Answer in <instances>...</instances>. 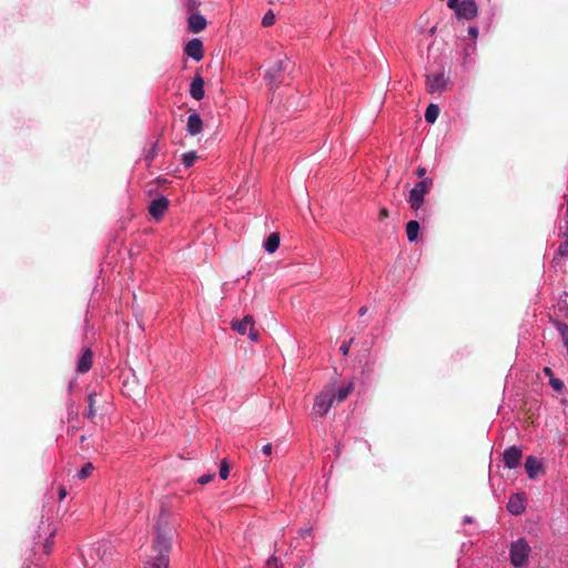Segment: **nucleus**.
<instances>
[{"mask_svg": "<svg viewBox=\"0 0 568 568\" xmlns=\"http://www.w3.org/2000/svg\"><path fill=\"white\" fill-rule=\"evenodd\" d=\"M174 536V529L169 525L166 518L161 517L154 529L153 545L148 555L145 568H169V554Z\"/></svg>", "mask_w": 568, "mask_h": 568, "instance_id": "1", "label": "nucleus"}, {"mask_svg": "<svg viewBox=\"0 0 568 568\" xmlns=\"http://www.w3.org/2000/svg\"><path fill=\"white\" fill-rule=\"evenodd\" d=\"M335 404V385H326L322 392L315 397L313 405V414L316 416H325L332 405Z\"/></svg>", "mask_w": 568, "mask_h": 568, "instance_id": "2", "label": "nucleus"}, {"mask_svg": "<svg viewBox=\"0 0 568 568\" xmlns=\"http://www.w3.org/2000/svg\"><path fill=\"white\" fill-rule=\"evenodd\" d=\"M447 6L454 10L458 19L471 20L478 13L475 0H448Z\"/></svg>", "mask_w": 568, "mask_h": 568, "instance_id": "3", "label": "nucleus"}, {"mask_svg": "<svg viewBox=\"0 0 568 568\" xmlns=\"http://www.w3.org/2000/svg\"><path fill=\"white\" fill-rule=\"evenodd\" d=\"M530 552L529 545L524 539H518L510 546V561L515 567H523Z\"/></svg>", "mask_w": 568, "mask_h": 568, "instance_id": "4", "label": "nucleus"}, {"mask_svg": "<svg viewBox=\"0 0 568 568\" xmlns=\"http://www.w3.org/2000/svg\"><path fill=\"white\" fill-rule=\"evenodd\" d=\"M169 206V200L165 196H159L151 201L149 205V213L155 220L163 216Z\"/></svg>", "mask_w": 568, "mask_h": 568, "instance_id": "5", "label": "nucleus"}, {"mask_svg": "<svg viewBox=\"0 0 568 568\" xmlns=\"http://www.w3.org/2000/svg\"><path fill=\"white\" fill-rule=\"evenodd\" d=\"M287 67V61L284 59H277L266 70L265 78L268 80L270 85H274L278 80V74L284 71Z\"/></svg>", "mask_w": 568, "mask_h": 568, "instance_id": "6", "label": "nucleus"}, {"mask_svg": "<svg viewBox=\"0 0 568 568\" xmlns=\"http://www.w3.org/2000/svg\"><path fill=\"white\" fill-rule=\"evenodd\" d=\"M521 459V450L516 446H511L504 453V462L505 466L509 469L516 468L519 466Z\"/></svg>", "mask_w": 568, "mask_h": 568, "instance_id": "7", "label": "nucleus"}, {"mask_svg": "<svg viewBox=\"0 0 568 568\" xmlns=\"http://www.w3.org/2000/svg\"><path fill=\"white\" fill-rule=\"evenodd\" d=\"M448 80L444 73H436L433 75H428L427 78V88L429 92H438L443 91L447 88Z\"/></svg>", "mask_w": 568, "mask_h": 568, "instance_id": "8", "label": "nucleus"}, {"mask_svg": "<svg viewBox=\"0 0 568 568\" xmlns=\"http://www.w3.org/2000/svg\"><path fill=\"white\" fill-rule=\"evenodd\" d=\"M526 508V500L524 494H515L510 496L507 509L513 515H520Z\"/></svg>", "mask_w": 568, "mask_h": 568, "instance_id": "9", "label": "nucleus"}, {"mask_svg": "<svg viewBox=\"0 0 568 568\" xmlns=\"http://www.w3.org/2000/svg\"><path fill=\"white\" fill-rule=\"evenodd\" d=\"M185 53L195 61H200L203 58L201 40L192 39L191 41H189L185 45Z\"/></svg>", "mask_w": 568, "mask_h": 568, "instance_id": "10", "label": "nucleus"}, {"mask_svg": "<svg viewBox=\"0 0 568 568\" xmlns=\"http://www.w3.org/2000/svg\"><path fill=\"white\" fill-rule=\"evenodd\" d=\"M251 326H254V320L251 315H246L243 320H236L231 323L232 329L236 331L241 335H245Z\"/></svg>", "mask_w": 568, "mask_h": 568, "instance_id": "11", "label": "nucleus"}, {"mask_svg": "<svg viewBox=\"0 0 568 568\" xmlns=\"http://www.w3.org/2000/svg\"><path fill=\"white\" fill-rule=\"evenodd\" d=\"M190 94L193 99L200 101L203 99L204 97V80L202 77L200 75H196L192 83H191V88H190Z\"/></svg>", "mask_w": 568, "mask_h": 568, "instance_id": "12", "label": "nucleus"}, {"mask_svg": "<svg viewBox=\"0 0 568 568\" xmlns=\"http://www.w3.org/2000/svg\"><path fill=\"white\" fill-rule=\"evenodd\" d=\"M202 119L199 114L192 113L187 118L186 130L191 135H196L202 131Z\"/></svg>", "mask_w": 568, "mask_h": 568, "instance_id": "13", "label": "nucleus"}, {"mask_svg": "<svg viewBox=\"0 0 568 568\" xmlns=\"http://www.w3.org/2000/svg\"><path fill=\"white\" fill-rule=\"evenodd\" d=\"M525 468L529 478H535L541 471V465L539 460L534 456H529L526 459Z\"/></svg>", "mask_w": 568, "mask_h": 568, "instance_id": "14", "label": "nucleus"}, {"mask_svg": "<svg viewBox=\"0 0 568 568\" xmlns=\"http://www.w3.org/2000/svg\"><path fill=\"white\" fill-rule=\"evenodd\" d=\"M206 26V20L201 14H192L189 18V29L194 32L199 33L201 32Z\"/></svg>", "mask_w": 568, "mask_h": 568, "instance_id": "15", "label": "nucleus"}, {"mask_svg": "<svg viewBox=\"0 0 568 568\" xmlns=\"http://www.w3.org/2000/svg\"><path fill=\"white\" fill-rule=\"evenodd\" d=\"M354 389L353 382H348L347 384L336 387L335 386V403H341L347 398L351 392Z\"/></svg>", "mask_w": 568, "mask_h": 568, "instance_id": "16", "label": "nucleus"}, {"mask_svg": "<svg viewBox=\"0 0 568 568\" xmlns=\"http://www.w3.org/2000/svg\"><path fill=\"white\" fill-rule=\"evenodd\" d=\"M92 353L90 349H85L78 362V371L85 373L91 368Z\"/></svg>", "mask_w": 568, "mask_h": 568, "instance_id": "17", "label": "nucleus"}, {"mask_svg": "<svg viewBox=\"0 0 568 568\" xmlns=\"http://www.w3.org/2000/svg\"><path fill=\"white\" fill-rule=\"evenodd\" d=\"M425 195L416 189H412L408 197V203L413 210H418L424 203Z\"/></svg>", "mask_w": 568, "mask_h": 568, "instance_id": "18", "label": "nucleus"}, {"mask_svg": "<svg viewBox=\"0 0 568 568\" xmlns=\"http://www.w3.org/2000/svg\"><path fill=\"white\" fill-rule=\"evenodd\" d=\"M280 245V235L277 233H272L267 236L264 242V248L268 253H274Z\"/></svg>", "mask_w": 568, "mask_h": 568, "instance_id": "19", "label": "nucleus"}, {"mask_svg": "<svg viewBox=\"0 0 568 568\" xmlns=\"http://www.w3.org/2000/svg\"><path fill=\"white\" fill-rule=\"evenodd\" d=\"M419 224L417 221H410L406 225V234L409 242H415L418 237Z\"/></svg>", "mask_w": 568, "mask_h": 568, "instance_id": "20", "label": "nucleus"}, {"mask_svg": "<svg viewBox=\"0 0 568 568\" xmlns=\"http://www.w3.org/2000/svg\"><path fill=\"white\" fill-rule=\"evenodd\" d=\"M439 115V108L436 104H429L425 112V120L428 123H434Z\"/></svg>", "mask_w": 568, "mask_h": 568, "instance_id": "21", "label": "nucleus"}, {"mask_svg": "<svg viewBox=\"0 0 568 568\" xmlns=\"http://www.w3.org/2000/svg\"><path fill=\"white\" fill-rule=\"evenodd\" d=\"M433 185L432 179H423L420 182L415 184L414 189L426 195Z\"/></svg>", "mask_w": 568, "mask_h": 568, "instance_id": "22", "label": "nucleus"}, {"mask_svg": "<svg viewBox=\"0 0 568 568\" xmlns=\"http://www.w3.org/2000/svg\"><path fill=\"white\" fill-rule=\"evenodd\" d=\"M196 160H197V155L193 151L184 153L182 155V163L184 164L185 168L192 166Z\"/></svg>", "mask_w": 568, "mask_h": 568, "instance_id": "23", "label": "nucleus"}, {"mask_svg": "<svg viewBox=\"0 0 568 568\" xmlns=\"http://www.w3.org/2000/svg\"><path fill=\"white\" fill-rule=\"evenodd\" d=\"M95 555L93 554V550L90 549L87 555L83 557L84 566L85 568H97V564L94 562Z\"/></svg>", "mask_w": 568, "mask_h": 568, "instance_id": "24", "label": "nucleus"}, {"mask_svg": "<svg viewBox=\"0 0 568 568\" xmlns=\"http://www.w3.org/2000/svg\"><path fill=\"white\" fill-rule=\"evenodd\" d=\"M93 471V465L91 463L85 464L80 471L78 473V477L80 479L88 478Z\"/></svg>", "mask_w": 568, "mask_h": 568, "instance_id": "25", "label": "nucleus"}, {"mask_svg": "<svg viewBox=\"0 0 568 568\" xmlns=\"http://www.w3.org/2000/svg\"><path fill=\"white\" fill-rule=\"evenodd\" d=\"M274 22H275V14L273 13V11L268 10V11L264 14V17H263V19H262V24H263L264 27H271V26H273V24H274Z\"/></svg>", "mask_w": 568, "mask_h": 568, "instance_id": "26", "label": "nucleus"}, {"mask_svg": "<svg viewBox=\"0 0 568 568\" xmlns=\"http://www.w3.org/2000/svg\"><path fill=\"white\" fill-rule=\"evenodd\" d=\"M53 537H54V531H51L49 537L45 539V542L43 545V550L45 554H49L52 549Z\"/></svg>", "mask_w": 568, "mask_h": 568, "instance_id": "27", "label": "nucleus"}, {"mask_svg": "<svg viewBox=\"0 0 568 568\" xmlns=\"http://www.w3.org/2000/svg\"><path fill=\"white\" fill-rule=\"evenodd\" d=\"M549 384L557 392H560L564 388V383L555 377L549 378Z\"/></svg>", "mask_w": 568, "mask_h": 568, "instance_id": "28", "label": "nucleus"}, {"mask_svg": "<svg viewBox=\"0 0 568 568\" xmlns=\"http://www.w3.org/2000/svg\"><path fill=\"white\" fill-rule=\"evenodd\" d=\"M229 474H230L229 465L226 464L225 460H223L221 464V467H220V477L222 479H226L229 477Z\"/></svg>", "mask_w": 568, "mask_h": 568, "instance_id": "29", "label": "nucleus"}, {"mask_svg": "<svg viewBox=\"0 0 568 568\" xmlns=\"http://www.w3.org/2000/svg\"><path fill=\"white\" fill-rule=\"evenodd\" d=\"M93 405H94V395L91 394V395H89V409H88L89 418H92L95 415V409H94Z\"/></svg>", "mask_w": 568, "mask_h": 568, "instance_id": "30", "label": "nucleus"}, {"mask_svg": "<svg viewBox=\"0 0 568 568\" xmlns=\"http://www.w3.org/2000/svg\"><path fill=\"white\" fill-rule=\"evenodd\" d=\"M248 337L251 341L253 342H257L258 341V333L254 329V326H251V328L248 329Z\"/></svg>", "mask_w": 568, "mask_h": 568, "instance_id": "31", "label": "nucleus"}, {"mask_svg": "<svg viewBox=\"0 0 568 568\" xmlns=\"http://www.w3.org/2000/svg\"><path fill=\"white\" fill-rule=\"evenodd\" d=\"M213 478V475H202L201 477H199L197 481L199 484L201 485H205L207 483H210Z\"/></svg>", "mask_w": 568, "mask_h": 568, "instance_id": "32", "label": "nucleus"}, {"mask_svg": "<svg viewBox=\"0 0 568 568\" xmlns=\"http://www.w3.org/2000/svg\"><path fill=\"white\" fill-rule=\"evenodd\" d=\"M559 254L567 255L568 254V239L559 246Z\"/></svg>", "mask_w": 568, "mask_h": 568, "instance_id": "33", "label": "nucleus"}, {"mask_svg": "<svg viewBox=\"0 0 568 568\" xmlns=\"http://www.w3.org/2000/svg\"><path fill=\"white\" fill-rule=\"evenodd\" d=\"M272 445L271 444H265L263 447H262V453L266 456H270L272 454Z\"/></svg>", "mask_w": 568, "mask_h": 568, "instance_id": "34", "label": "nucleus"}, {"mask_svg": "<svg viewBox=\"0 0 568 568\" xmlns=\"http://www.w3.org/2000/svg\"><path fill=\"white\" fill-rule=\"evenodd\" d=\"M468 34L473 38V39H476L478 37V29L476 27H469L468 29Z\"/></svg>", "mask_w": 568, "mask_h": 568, "instance_id": "35", "label": "nucleus"}, {"mask_svg": "<svg viewBox=\"0 0 568 568\" xmlns=\"http://www.w3.org/2000/svg\"><path fill=\"white\" fill-rule=\"evenodd\" d=\"M267 567L268 568H277V558L276 557H271L268 560H267Z\"/></svg>", "mask_w": 568, "mask_h": 568, "instance_id": "36", "label": "nucleus"}, {"mask_svg": "<svg viewBox=\"0 0 568 568\" xmlns=\"http://www.w3.org/2000/svg\"><path fill=\"white\" fill-rule=\"evenodd\" d=\"M339 351L343 355H347L349 352V344L343 343L339 347Z\"/></svg>", "mask_w": 568, "mask_h": 568, "instance_id": "37", "label": "nucleus"}, {"mask_svg": "<svg viewBox=\"0 0 568 568\" xmlns=\"http://www.w3.org/2000/svg\"><path fill=\"white\" fill-rule=\"evenodd\" d=\"M426 174V169L425 168H418L416 170V175L419 178V179H423Z\"/></svg>", "mask_w": 568, "mask_h": 568, "instance_id": "38", "label": "nucleus"}, {"mask_svg": "<svg viewBox=\"0 0 568 568\" xmlns=\"http://www.w3.org/2000/svg\"><path fill=\"white\" fill-rule=\"evenodd\" d=\"M379 217H381V219H386V217H388V211H387L385 207L381 209V211H379Z\"/></svg>", "mask_w": 568, "mask_h": 568, "instance_id": "39", "label": "nucleus"}, {"mask_svg": "<svg viewBox=\"0 0 568 568\" xmlns=\"http://www.w3.org/2000/svg\"><path fill=\"white\" fill-rule=\"evenodd\" d=\"M65 496H67V490H65V488H64V487H61V488L59 489V497H60V499H61V500H62V499H64V498H65Z\"/></svg>", "mask_w": 568, "mask_h": 568, "instance_id": "40", "label": "nucleus"}, {"mask_svg": "<svg viewBox=\"0 0 568 568\" xmlns=\"http://www.w3.org/2000/svg\"><path fill=\"white\" fill-rule=\"evenodd\" d=\"M544 373H545L547 376H549V378L554 377V376H552V372H551V369H550L549 367H545V368H544Z\"/></svg>", "mask_w": 568, "mask_h": 568, "instance_id": "41", "label": "nucleus"}, {"mask_svg": "<svg viewBox=\"0 0 568 568\" xmlns=\"http://www.w3.org/2000/svg\"><path fill=\"white\" fill-rule=\"evenodd\" d=\"M366 312H367V307H365V306H363V307L359 310V314H361V315H364Z\"/></svg>", "mask_w": 568, "mask_h": 568, "instance_id": "42", "label": "nucleus"}, {"mask_svg": "<svg viewBox=\"0 0 568 568\" xmlns=\"http://www.w3.org/2000/svg\"><path fill=\"white\" fill-rule=\"evenodd\" d=\"M468 50L469 51H474L475 50V44L469 45Z\"/></svg>", "mask_w": 568, "mask_h": 568, "instance_id": "43", "label": "nucleus"}, {"mask_svg": "<svg viewBox=\"0 0 568 568\" xmlns=\"http://www.w3.org/2000/svg\"><path fill=\"white\" fill-rule=\"evenodd\" d=\"M566 237L568 239V221H567V229H566Z\"/></svg>", "mask_w": 568, "mask_h": 568, "instance_id": "44", "label": "nucleus"}]
</instances>
